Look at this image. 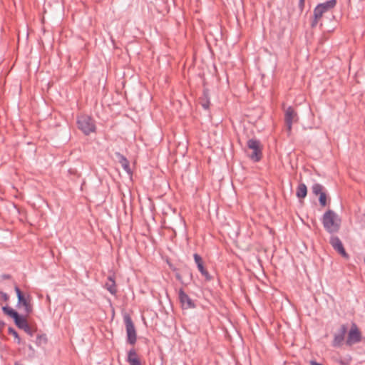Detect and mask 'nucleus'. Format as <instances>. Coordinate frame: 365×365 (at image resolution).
<instances>
[{
	"instance_id": "f257e3e1",
	"label": "nucleus",
	"mask_w": 365,
	"mask_h": 365,
	"mask_svg": "<svg viewBox=\"0 0 365 365\" xmlns=\"http://www.w3.org/2000/svg\"><path fill=\"white\" fill-rule=\"evenodd\" d=\"M2 310L4 314L14 319L15 324L18 327V328L23 329L28 335L31 336L34 335L35 332L34 330L31 328L26 319L24 316L19 315L17 312L9 306L3 307Z\"/></svg>"
},
{
	"instance_id": "f03ea898",
	"label": "nucleus",
	"mask_w": 365,
	"mask_h": 365,
	"mask_svg": "<svg viewBox=\"0 0 365 365\" xmlns=\"http://www.w3.org/2000/svg\"><path fill=\"white\" fill-rule=\"evenodd\" d=\"M340 218L334 211L329 210L323 215L322 224L328 232H337L340 227Z\"/></svg>"
},
{
	"instance_id": "7ed1b4c3",
	"label": "nucleus",
	"mask_w": 365,
	"mask_h": 365,
	"mask_svg": "<svg viewBox=\"0 0 365 365\" xmlns=\"http://www.w3.org/2000/svg\"><path fill=\"white\" fill-rule=\"evenodd\" d=\"M78 128L86 135L94 132L96 126L93 119L88 115H80L77 118Z\"/></svg>"
},
{
	"instance_id": "20e7f679",
	"label": "nucleus",
	"mask_w": 365,
	"mask_h": 365,
	"mask_svg": "<svg viewBox=\"0 0 365 365\" xmlns=\"http://www.w3.org/2000/svg\"><path fill=\"white\" fill-rule=\"evenodd\" d=\"M247 147L252 150L250 158L254 162H259L262 157V148L259 140L257 139H250L247 141Z\"/></svg>"
},
{
	"instance_id": "39448f33",
	"label": "nucleus",
	"mask_w": 365,
	"mask_h": 365,
	"mask_svg": "<svg viewBox=\"0 0 365 365\" xmlns=\"http://www.w3.org/2000/svg\"><path fill=\"white\" fill-rule=\"evenodd\" d=\"M124 322L126 329L127 341L128 343L133 345L135 344L137 340L135 326L131 318L128 315L124 317Z\"/></svg>"
},
{
	"instance_id": "423d86ee",
	"label": "nucleus",
	"mask_w": 365,
	"mask_h": 365,
	"mask_svg": "<svg viewBox=\"0 0 365 365\" xmlns=\"http://www.w3.org/2000/svg\"><path fill=\"white\" fill-rule=\"evenodd\" d=\"M336 5V0H329L324 3L319 4L314 9V15L316 19H321L324 14L334 9Z\"/></svg>"
},
{
	"instance_id": "0eeeda50",
	"label": "nucleus",
	"mask_w": 365,
	"mask_h": 365,
	"mask_svg": "<svg viewBox=\"0 0 365 365\" xmlns=\"http://www.w3.org/2000/svg\"><path fill=\"white\" fill-rule=\"evenodd\" d=\"M297 120V113L294 110L292 107H291V106L288 107L287 108V110H285L284 121H285V125H286L287 131L289 133H290L292 130L293 122L296 121Z\"/></svg>"
},
{
	"instance_id": "6e6552de",
	"label": "nucleus",
	"mask_w": 365,
	"mask_h": 365,
	"mask_svg": "<svg viewBox=\"0 0 365 365\" xmlns=\"http://www.w3.org/2000/svg\"><path fill=\"white\" fill-rule=\"evenodd\" d=\"M347 326L342 324L339 331L334 334V340L332 341V346L334 347H339L342 345L344 341L345 335L347 332Z\"/></svg>"
},
{
	"instance_id": "1a4fd4ad",
	"label": "nucleus",
	"mask_w": 365,
	"mask_h": 365,
	"mask_svg": "<svg viewBox=\"0 0 365 365\" xmlns=\"http://www.w3.org/2000/svg\"><path fill=\"white\" fill-rule=\"evenodd\" d=\"M312 192L316 196H319L320 205H326L327 194L324 187L319 183H314L312 187Z\"/></svg>"
},
{
	"instance_id": "9d476101",
	"label": "nucleus",
	"mask_w": 365,
	"mask_h": 365,
	"mask_svg": "<svg viewBox=\"0 0 365 365\" xmlns=\"http://www.w3.org/2000/svg\"><path fill=\"white\" fill-rule=\"evenodd\" d=\"M178 298L183 309H187L195 308V303L182 289L179 290Z\"/></svg>"
},
{
	"instance_id": "9b49d317",
	"label": "nucleus",
	"mask_w": 365,
	"mask_h": 365,
	"mask_svg": "<svg viewBox=\"0 0 365 365\" xmlns=\"http://www.w3.org/2000/svg\"><path fill=\"white\" fill-rule=\"evenodd\" d=\"M361 341V333L359 331L356 325L353 324L348 334L346 344L351 345Z\"/></svg>"
},
{
	"instance_id": "f8f14e48",
	"label": "nucleus",
	"mask_w": 365,
	"mask_h": 365,
	"mask_svg": "<svg viewBox=\"0 0 365 365\" xmlns=\"http://www.w3.org/2000/svg\"><path fill=\"white\" fill-rule=\"evenodd\" d=\"M329 242L333 247V248L336 251H337L340 255H341L345 258H349V255L346 252L343 244L338 237L331 236L330 237Z\"/></svg>"
},
{
	"instance_id": "ddd939ff",
	"label": "nucleus",
	"mask_w": 365,
	"mask_h": 365,
	"mask_svg": "<svg viewBox=\"0 0 365 365\" xmlns=\"http://www.w3.org/2000/svg\"><path fill=\"white\" fill-rule=\"evenodd\" d=\"M195 262L199 272L201 274L205 277L207 281H210L212 279V277L209 274V272L205 269L202 257L197 253L193 255Z\"/></svg>"
},
{
	"instance_id": "4468645a",
	"label": "nucleus",
	"mask_w": 365,
	"mask_h": 365,
	"mask_svg": "<svg viewBox=\"0 0 365 365\" xmlns=\"http://www.w3.org/2000/svg\"><path fill=\"white\" fill-rule=\"evenodd\" d=\"M18 305L23 307L24 312L26 314H29L32 311V307L30 303V297H25L24 296L20 297L18 299Z\"/></svg>"
},
{
	"instance_id": "2eb2a0df",
	"label": "nucleus",
	"mask_w": 365,
	"mask_h": 365,
	"mask_svg": "<svg viewBox=\"0 0 365 365\" xmlns=\"http://www.w3.org/2000/svg\"><path fill=\"white\" fill-rule=\"evenodd\" d=\"M116 157L118 160L119 163L121 165L123 170L128 174L131 173V170L130 168V163L128 159L121 153H116Z\"/></svg>"
},
{
	"instance_id": "dca6fc26",
	"label": "nucleus",
	"mask_w": 365,
	"mask_h": 365,
	"mask_svg": "<svg viewBox=\"0 0 365 365\" xmlns=\"http://www.w3.org/2000/svg\"><path fill=\"white\" fill-rule=\"evenodd\" d=\"M127 361L130 365H141L140 361L135 349H132L128 352Z\"/></svg>"
},
{
	"instance_id": "f3484780",
	"label": "nucleus",
	"mask_w": 365,
	"mask_h": 365,
	"mask_svg": "<svg viewBox=\"0 0 365 365\" xmlns=\"http://www.w3.org/2000/svg\"><path fill=\"white\" fill-rule=\"evenodd\" d=\"M105 287L106 289L112 294H115L117 292L115 288V282L112 277H108V280L106 282Z\"/></svg>"
},
{
	"instance_id": "a211bd4d",
	"label": "nucleus",
	"mask_w": 365,
	"mask_h": 365,
	"mask_svg": "<svg viewBox=\"0 0 365 365\" xmlns=\"http://www.w3.org/2000/svg\"><path fill=\"white\" fill-rule=\"evenodd\" d=\"M307 193V186L304 183L299 184L297 189V196L299 198H304Z\"/></svg>"
},
{
	"instance_id": "6ab92c4d",
	"label": "nucleus",
	"mask_w": 365,
	"mask_h": 365,
	"mask_svg": "<svg viewBox=\"0 0 365 365\" xmlns=\"http://www.w3.org/2000/svg\"><path fill=\"white\" fill-rule=\"evenodd\" d=\"M9 333L14 336L15 339L16 340L17 344H21V339L18 334V333L11 327L9 328Z\"/></svg>"
},
{
	"instance_id": "aec40b11",
	"label": "nucleus",
	"mask_w": 365,
	"mask_h": 365,
	"mask_svg": "<svg viewBox=\"0 0 365 365\" xmlns=\"http://www.w3.org/2000/svg\"><path fill=\"white\" fill-rule=\"evenodd\" d=\"M46 343V337L45 335H38L36 338V344L41 345V343Z\"/></svg>"
},
{
	"instance_id": "412c9836",
	"label": "nucleus",
	"mask_w": 365,
	"mask_h": 365,
	"mask_svg": "<svg viewBox=\"0 0 365 365\" xmlns=\"http://www.w3.org/2000/svg\"><path fill=\"white\" fill-rule=\"evenodd\" d=\"M319 20H320V19H316V16L314 15V19H313V20L312 21V23H311V26L312 28L316 27L317 25L318 24Z\"/></svg>"
},
{
	"instance_id": "4be33fe9",
	"label": "nucleus",
	"mask_w": 365,
	"mask_h": 365,
	"mask_svg": "<svg viewBox=\"0 0 365 365\" xmlns=\"http://www.w3.org/2000/svg\"><path fill=\"white\" fill-rule=\"evenodd\" d=\"M15 292L16 293V296H17L18 299H19L20 297H23L24 296L22 292H21V291L20 290V289L18 287H15Z\"/></svg>"
},
{
	"instance_id": "5701e85b",
	"label": "nucleus",
	"mask_w": 365,
	"mask_h": 365,
	"mask_svg": "<svg viewBox=\"0 0 365 365\" xmlns=\"http://www.w3.org/2000/svg\"><path fill=\"white\" fill-rule=\"evenodd\" d=\"M0 295L4 301H7L9 299V296L6 293L1 292Z\"/></svg>"
},
{
	"instance_id": "b1692460",
	"label": "nucleus",
	"mask_w": 365,
	"mask_h": 365,
	"mask_svg": "<svg viewBox=\"0 0 365 365\" xmlns=\"http://www.w3.org/2000/svg\"><path fill=\"white\" fill-rule=\"evenodd\" d=\"M202 106L205 108V109H207L209 108V101H207L205 103H202Z\"/></svg>"
},
{
	"instance_id": "393cba45",
	"label": "nucleus",
	"mask_w": 365,
	"mask_h": 365,
	"mask_svg": "<svg viewBox=\"0 0 365 365\" xmlns=\"http://www.w3.org/2000/svg\"><path fill=\"white\" fill-rule=\"evenodd\" d=\"M304 1L305 0H299V7L301 8V10L303 9L304 5Z\"/></svg>"
},
{
	"instance_id": "a878e982",
	"label": "nucleus",
	"mask_w": 365,
	"mask_h": 365,
	"mask_svg": "<svg viewBox=\"0 0 365 365\" xmlns=\"http://www.w3.org/2000/svg\"><path fill=\"white\" fill-rule=\"evenodd\" d=\"M4 322L0 320V330L4 327Z\"/></svg>"
}]
</instances>
